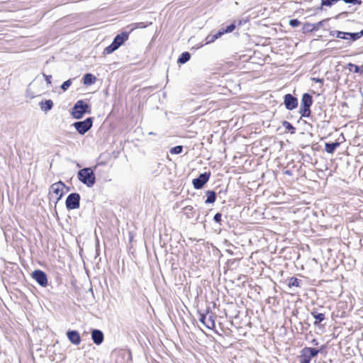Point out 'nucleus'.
<instances>
[{
	"label": "nucleus",
	"instance_id": "obj_1",
	"mask_svg": "<svg viewBox=\"0 0 363 363\" xmlns=\"http://www.w3.org/2000/svg\"><path fill=\"white\" fill-rule=\"evenodd\" d=\"M79 180L88 187H91L96 182L95 174L91 168H84L78 172Z\"/></svg>",
	"mask_w": 363,
	"mask_h": 363
},
{
	"label": "nucleus",
	"instance_id": "obj_2",
	"mask_svg": "<svg viewBox=\"0 0 363 363\" xmlns=\"http://www.w3.org/2000/svg\"><path fill=\"white\" fill-rule=\"evenodd\" d=\"M128 39V33L126 32H123L117 35L114 38L113 43L104 49V54L108 55L113 52L115 50H118L119 47L122 45Z\"/></svg>",
	"mask_w": 363,
	"mask_h": 363
},
{
	"label": "nucleus",
	"instance_id": "obj_3",
	"mask_svg": "<svg viewBox=\"0 0 363 363\" xmlns=\"http://www.w3.org/2000/svg\"><path fill=\"white\" fill-rule=\"evenodd\" d=\"M89 105L82 100L78 101L73 107L72 115L74 118L79 119L84 113L89 112Z\"/></svg>",
	"mask_w": 363,
	"mask_h": 363
},
{
	"label": "nucleus",
	"instance_id": "obj_4",
	"mask_svg": "<svg viewBox=\"0 0 363 363\" xmlns=\"http://www.w3.org/2000/svg\"><path fill=\"white\" fill-rule=\"evenodd\" d=\"M319 350L311 347H305L301 350V354L299 357L300 363H310L311 359L315 357Z\"/></svg>",
	"mask_w": 363,
	"mask_h": 363
},
{
	"label": "nucleus",
	"instance_id": "obj_5",
	"mask_svg": "<svg viewBox=\"0 0 363 363\" xmlns=\"http://www.w3.org/2000/svg\"><path fill=\"white\" fill-rule=\"evenodd\" d=\"M363 35V30L359 33H346L338 30H334L331 32V35L341 38V39H350L352 40H356Z\"/></svg>",
	"mask_w": 363,
	"mask_h": 363
},
{
	"label": "nucleus",
	"instance_id": "obj_6",
	"mask_svg": "<svg viewBox=\"0 0 363 363\" xmlns=\"http://www.w3.org/2000/svg\"><path fill=\"white\" fill-rule=\"evenodd\" d=\"M92 118H87L83 121L76 122L73 124V126L81 135L86 133L92 126Z\"/></svg>",
	"mask_w": 363,
	"mask_h": 363
},
{
	"label": "nucleus",
	"instance_id": "obj_7",
	"mask_svg": "<svg viewBox=\"0 0 363 363\" xmlns=\"http://www.w3.org/2000/svg\"><path fill=\"white\" fill-rule=\"evenodd\" d=\"M65 187L64 183L59 182L51 185L50 189V195L53 197L56 196V201H58L61 199L63 195V189Z\"/></svg>",
	"mask_w": 363,
	"mask_h": 363
},
{
	"label": "nucleus",
	"instance_id": "obj_8",
	"mask_svg": "<svg viewBox=\"0 0 363 363\" xmlns=\"http://www.w3.org/2000/svg\"><path fill=\"white\" fill-rule=\"evenodd\" d=\"M80 196L79 194H70L66 199V207L68 209H77L79 207Z\"/></svg>",
	"mask_w": 363,
	"mask_h": 363
},
{
	"label": "nucleus",
	"instance_id": "obj_9",
	"mask_svg": "<svg viewBox=\"0 0 363 363\" xmlns=\"http://www.w3.org/2000/svg\"><path fill=\"white\" fill-rule=\"evenodd\" d=\"M210 172H204L201 174L198 178L194 179L192 184L196 189H201L203 185L208 181L210 178Z\"/></svg>",
	"mask_w": 363,
	"mask_h": 363
},
{
	"label": "nucleus",
	"instance_id": "obj_10",
	"mask_svg": "<svg viewBox=\"0 0 363 363\" xmlns=\"http://www.w3.org/2000/svg\"><path fill=\"white\" fill-rule=\"evenodd\" d=\"M32 277L41 286L45 287L48 286V278L45 272L41 270H35L32 273Z\"/></svg>",
	"mask_w": 363,
	"mask_h": 363
},
{
	"label": "nucleus",
	"instance_id": "obj_11",
	"mask_svg": "<svg viewBox=\"0 0 363 363\" xmlns=\"http://www.w3.org/2000/svg\"><path fill=\"white\" fill-rule=\"evenodd\" d=\"M284 104L288 110H293L298 106V100L290 94H287L284 96Z\"/></svg>",
	"mask_w": 363,
	"mask_h": 363
},
{
	"label": "nucleus",
	"instance_id": "obj_12",
	"mask_svg": "<svg viewBox=\"0 0 363 363\" xmlns=\"http://www.w3.org/2000/svg\"><path fill=\"white\" fill-rule=\"evenodd\" d=\"M199 320L208 329H213L215 327V321L211 315L208 316L207 315L201 314Z\"/></svg>",
	"mask_w": 363,
	"mask_h": 363
},
{
	"label": "nucleus",
	"instance_id": "obj_13",
	"mask_svg": "<svg viewBox=\"0 0 363 363\" xmlns=\"http://www.w3.org/2000/svg\"><path fill=\"white\" fill-rule=\"evenodd\" d=\"M91 338L95 344L100 345L104 341V334L101 330L94 329L91 332Z\"/></svg>",
	"mask_w": 363,
	"mask_h": 363
},
{
	"label": "nucleus",
	"instance_id": "obj_14",
	"mask_svg": "<svg viewBox=\"0 0 363 363\" xmlns=\"http://www.w3.org/2000/svg\"><path fill=\"white\" fill-rule=\"evenodd\" d=\"M67 335L69 340L72 343H73L76 345H77L80 343L81 337H80V335L78 332H77L75 330L68 331L67 333Z\"/></svg>",
	"mask_w": 363,
	"mask_h": 363
},
{
	"label": "nucleus",
	"instance_id": "obj_15",
	"mask_svg": "<svg viewBox=\"0 0 363 363\" xmlns=\"http://www.w3.org/2000/svg\"><path fill=\"white\" fill-rule=\"evenodd\" d=\"M312 103H313L312 96L308 94H306V93L304 94L301 99V106L310 108L311 106L312 105Z\"/></svg>",
	"mask_w": 363,
	"mask_h": 363
},
{
	"label": "nucleus",
	"instance_id": "obj_16",
	"mask_svg": "<svg viewBox=\"0 0 363 363\" xmlns=\"http://www.w3.org/2000/svg\"><path fill=\"white\" fill-rule=\"evenodd\" d=\"M338 143H325V150L328 153H333L335 150L339 146Z\"/></svg>",
	"mask_w": 363,
	"mask_h": 363
},
{
	"label": "nucleus",
	"instance_id": "obj_17",
	"mask_svg": "<svg viewBox=\"0 0 363 363\" xmlns=\"http://www.w3.org/2000/svg\"><path fill=\"white\" fill-rule=\"evenodd\" d=\"M84 84H92L96 81V77L91 74H86L83 78Z\"/></svg>",
	"mask_w": 363,
	"mask_h": 363
},
{
	"label": "nucleus",
	"instance_id": "obj_18",
	"mask_svg": "<svg viewBox=\"0 0 363 363\" xmlns=\"http://www.w3.org/2000/svg\"><path fill=\"white\" fill-rule=\"evenodd\" d=\"M207 199L206 203H212L216 201V193L213 191H207L206 192Z\"/></svg>",
	"mask_w": 363,
	"mask_h": 363
},
{
	"label": "nucleus",
	"instance_id": "obj_19",
	"mask_svg": "<svg viewBox=\"0 0 363 363\" xmlns=\"http://www.w3.org/2000/svg\"><path fill=\"white\" fill-rule=\"evenodd\" d=\"M53 106V102L51 100H46L44 103H41L40 107L41 109L44 111H48L52 109Z\"/></svg>",
	"mask_w": 363,
	"mask_h": 363
},
{
	"label": "nucleus",
	"instance_id": "obj_20",
	"mask_svg": "<svg viewBox=\"0 0 363 363\" xmlns=\"http://www.w3.org/2000/svg\"><path fill=\"white\" fill-rule=\"evenodd\" d=\"M221 35V33L218 31L217 33L214 35H209L206 38V44H209L213 43L216 39L219 38Z\"/></svg>",
	"mask_w": 363,
	"mask_h": 363
},
{
	"label": "nucleus",
	"instance_id": "obj_21",
	"mask_svg": "<svg viewBox=\"0 0 363 363\" xmlns=\"http://www.w3.org/2000/svg\"><path fill=\"white\" fill-rule=\"evenodd\" d=\"M190 59V54L188 52H183L179 58L178 59V62L181 64L186 63Z\"/></svg>",
	"mask_w": 363,
	"mask_h": 363
},
{
	"label": "nucleus",
	"instance_id": "obj_22",
	"mask_svg": "<svg viewBox=\"0 0 363 363\" xmlns=\"http://www.w3.org/2000/svg\"><path fill=\"white\" fill-rule=\"evenodd\" d=\"M235 28V23H231L230 26H227L226 28H221L219 32L223 35L225 33H231L234 30Z\"/></svg>",
	"mask_w": 363,
	"mask_h": 363
},
{
	"label": "nucleus",
	"instance_id": "obj_23",
	"mask_svg": "<svg viewBox=\"0 0 363 363\" xmlns=\"http://www.w3.org/2000/svg\"><path fill=\"white\" fill-rule=\"evenodd\" d=\"M299 113L302 117H308L311 114V111L309 108L301 106Z\"/></svg>",
	"mask_w": 363,
	"mask_h": 363
},
{
	"label": "nucleus",
	"instance_id": "obj_24",
	"mask_svg": "<svg viewBox=\"0 0 363 363\" xmlns=\"http://www.w3.org/2000/svg\"><path fill=\"white\" fill-rule=\"evenodd\" d=\"M314 318L315 319V323H320L325 319V315L323 313H312Z\"/></svg>",
	"mask_w": 363,
	"mask_h": 363
},
{
	"label": "nucleus",
	"instance_id": "obj_25",
	"mask_svg": "<svg viewBox=\"0 0 363 363\" xmlns=\"http://www.w3.org/2000/svg\"><path fill=\"white\" fill-rule=\"evenodd\" d=\"M301 283V280L297 278L292 277L289 283V286H299Z\"/></svg>",
	"mask_w": 363,
	"mask_h": 363
},
{
	"label": "nucleus",
	"instance_id": "obj_26",
	"mask_svg": "<svg viewBox=\"0 0 363 363\" xmlns=\"http://www.w3.org/2000/svg\"><path fill=\"white\" fill-rule=\"evenodd\" d=\"M182 150H183V147L182 145H177V146L172 147L170 150V153L171 154H179L182 152Z\"/></svg>",
	"mask_w": 363,
	"mask_h": 363
},
{
	"label": "nucleus",
	"instance_id": "obj_27",
	"mask_svg": "<svg viewBox=\"0 0 363 363\" xmlns=\"http://www.w3.org/2000/svg\"><path fill=\"white\" fill-rule=\"evenodd\" d=\"M347 66H348L349 69L350 71H353L354 73L359 72V67L357 65H355L352 64V63H349L347 65Z\"/></svg>",
	"mask_w": 363,
	"mask_h": 363
},
{
	"label": "nucleus",
	"instance_id": "obj_28",
	"mask_svg": "<svg viewBox=\"0 0 363 363\" xmlns=\"http://www.w3.org/2000/svg\"><path fill=\"white\" fill-rule=\"evenodd\" d=\"M72 84V81L68 79L65 81L61 86V88L63 91H66Z\"/></svg>",
	"mask_w": 363,
	"mask_h": 363
},
{
	"label": "nucleus",
	"instance_id": "obj_29",
	"mask_svg": "<svg viewBox=\"0 0 363 363\" xmlns=\"http://www.w3.org/2000/svg\"><path fill=\"white\" fill-rule=\"evenodd\" d=\"M283 125L286 130H291V133L294 132L295 128L290 123L285 121Z\"/></svg>",
	"mask_w": 363,
	"mask_h": 363
},
{
	"label": "nucleus",
	"instance_id": "obj_30",
	"mask_svg": "<svg viewBox=\"0 0 363 363\" xmlns=\"http://www.w3.org/2000/svg\"><path fill=\"white\" fill-rule=\"evenodd\" d=\"M300 24L301 22L297 19H291L289 21V25L294 28L298 26Z\"/></svg>",
	"mask_w": 363,
	"mask_h": 363
},
{
	"label": "nucleus",
	"instance_id": "obj_31",
	"mask_svg": "<svg viewBox=\"0 0 363 363\" xmlns=\"http://www.w3.org/2000/svg\"><path fill=\"white\" fill-rule=\"evenodd\" d=\"M221 218H222V215L219 213H216L215 216H214V220L216 222V223H219L220 220H221Z\"/></svg>",
	"mask_w": 363,
	"mask_h": 363
},
{
	"label": "nucleus",
	"instance_id": "obj_32",
	"mask_svg": "<svg viewBox=\"0 0 363 363\" xmlns=\"http://www.w3.org/2000/svg\"><path fill=\"white\" fill-rule=\"evenodd\" d=\"M44 77L45 78V81L48 84L51 83L52 76L51 75H45L44 74Z\"/></svg>",
	"mask_w": 363,
	"mask_h": 363
},
{
	"label": "nucleus",
	"instance_id": "obj_33",
	"mask_svg": "<svg viewBox=\"0 0 363 363\" xmlns=\"http://www.w3.org/2000/svg\"><path fill=\"white\" fill-rule=\"evenodd\" d=\"M333 1H322V5L331 6Z\"/></svg>",
	"mask_w": 363,
	"mask_h": 363
},
{
	"label": "nucleus",
	"instance_id": "obj_34",
	"mask_svg": "<svg viewBox=\"0 0 363 363\" xmlns=\"http://www.w3.org/2000/svg\"><path fill=\"white\" fill-rule=\"evenodd\" d=\"M346 3H353V4H360L362 3V1H345Z\"/></svg>",
	"mask_w": 363,
	"mask_h": 363
}]
</instances>
